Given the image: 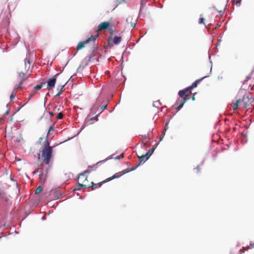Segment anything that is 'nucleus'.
<instances>
[{
	"mask_svg": "<svg viewBox=\"0 0 254 254\" xmlns=\"http://www.w3.org/2000/svg\"><path fill=\"white\" fill-rule=\"evenodd\" d=\"M53 149H43L41 151V160L46 165L51 164L53 160Z\"/></svg>",
	"mask_w": 254,
	"mask_h": 254,
	"instance_id": "1",
	"label": "nucleus"
},
{
	"mask_svg": "<svg viewBox=\"0 0 254 254\" xmlns=\"http://www.w3.org/2000/svg\"><path fill=\"white\" fill-rule=\"evenodd\" d=\"M0 200L2 205L6 207H9L12 203L10 196L1 189H0Z\"/></svg>",
	"mask_w": 254,
	"mask_h": 254,
	"instance_id": "2",
	"label": "nucleus"
},
{
	"mask_svg": "<svg viewBox=\"0 0 254 254\" xmlns=\"http://www.w3.org/2000/svg\"><path fill=\"white\" fill-rule=\"evenodd\" d=\"M36 172L39 173V176L40 180V184L44 186L47 179V178H45V176H44V168L43 167L39 168L36 169Z\"/></svg>",
	"mask_w": 254,
	"mask_h": 254,
	"instance_id": "3",
	"label": "nucleus"
},
{
	"mask_svg": "<svg viewBox=\"0 0 254 254\" xmlns=\"http://www.w3.org/2000/svg\"><path fill=\"white\" fill-rule=\"evenodd\" d=\"M57 82V79L55 77L49 78L47 83V88L49 90L55 88Z\"/></svg>",
	"mask_w": 254,
	"mask_h": 254,
	"instance_id": "4",
	"label": "nucleus"
},
{
	"mask_svg": "<svg viewBox=\"0 0 254 254\" xmlns=\"http://www.w3.org/2000/svg\"><path fill=\"white\" fill-rule=\"evenodd\" d=\"M110 25L111 23L109 21L103 22L99 24L98 26V29L99 30H109V31H110Z\"/></svg>",
	"mask_w": 254,
	"mask_h": 254,
	"instance_id": "5",
	"label": "nucleus"
},
{
	"mask_svg": "<svg viewBox=\"0 0 254 254\" xmlns=\"http://www.w3.org/2000/svg\"><path fill=\"white\" fill-rule=\"evenodd\" d=\"M91 41V38H88L84 41L79 42L76 47V50L79 51L83 49L85 47V45L89 43Z\"/></svg>",
	"mask_w": 254,
	"mask_h": 254,
	"instance_id": "6",
	"label": "nucleus"
},
{
	"mask_svg": "<svg viewBox=\"0 0 254 254\" xmlns=\"http://www.w3.org/2000/svg\"><path fill=\"white\" fill-rule=\"evenodd\" d=\"M101 113V112H100L97 115H96L94 117L90 118H89V117L87 116L85 118V121H87V122L88 123L89 125L93 124V123H94L98 121V117L100 116Z\"/></svg>",
	"mask_w": 254,
	"mask_h": 254,
	"instance_id": "7",
	"label": "nucleus"
},
{
	"mask_svg": "<svg viewBox=\"0 0 254 254\" xmlns=\"http://www.w3.org/2000/svg\"><path fill=\"white\" fill-rule=\"evenodd\" d=\"M109 101L110 100L108 98L100 96L97 98L96 102V104L100 106L102 104H108Z\"/></svg>",
	"mask_w": 254,
	"mask_h": 254,
	"instance_id": "8",
	"label": "nucleus"
},
{
	"mask_svg": "<svg viewBox=\"0 0 254 254\" xmlns=\"http://www.w3.org/2000/svg\"><path fill=\"white\" fill-rule=\"evenodd\" d=\"M169 122H170V120H167L166 121L164 128L163 130L162 131L161 135L159 137V141H161L163 140V138L165 135L166 132L167 130L168 129V125L169 124Z\"/></svg>",
	"mask_w": 254,
	"mask_h": 254,
	"instance_id": "9",
	"label": "nucleus"
},
{
	"mask_svg": "<svg viewBox=\"0 0 254 254\" xmlns=\"http://www.w3.org/2000/svg\"><path fill=\"white\" fill-rule=\"evenodd\" d=\"M48 136L49 132L47 133L45 141L43 143V149H54V148L56 146H50V141L48 140Z\"/></svg>",
	"mask_w": 254,
	"mask_h": 254,
	"instance_id": "10",
	"label": "nucleus"
},
{
	"mask_svg": "<svg viewBox=\"0 0 254 254\" xmlns=\"http://www.w3.org/2000/svg\"><path fill=\"white\" fill-rule=\"evenodd\" d=\"M138 158L139 161V164L140 165L144 164L149 159V157L146 153L145 154L142 155L141 156H138Z\"/></svg>",
	"mask_w": 254,
	"mask_h": 254,
	"instance_id": "11",
	"label": "nucleus"
},
{
	"mask_svg": "<svg viewBox=\"0 0 254 254\" xmlns=\"http://www.w3.org/2000/svg\"><path fill=\"white\" fill-rule=\"evenodd\" d=\"M67 83V82L64 85H59L57 86V90H58L57 94L55 95L56 98H59L62 93L63 89L65 85Z\"/></svg>",
	"mask_w": 254,
	"mask_h": 254,
	"instance_id": "12",
	"label": "nucleus"
},
{
	"mask_svg": "<svg viewBox=\"0 0 254 254\" xmlns=\"http://www.w3.org/2000/svg\"><path fill=\"white\" fill-rule=\"evenodd\" d=\"M209 76V75H205V76H204L198 79H196V80H195L192 84V86H193V87L194 88H196L198 84L202 81L204 79L207 78V77H208Z\"/></svg>",
	"mask_w": 254,
	"mask_h": 254,
	"instance_id": "13",
	"label": "nucleus"
},
{
	"mask_svg": "<svg viewBox=\"0 0 254 254\" xmlns=\"http://www.w3.org/2000/svg\"><path fill=\"white\" fill-rule=\"evenodd\" d=\"M113 44L115 45H119L122 41V37L119 36H115L112 39Z\"/></svg>",
	"mask_w": 254,
	"mask_h": 254,
	"instance_id": "14",
	"label": "nucleus"
},
{
	"mask_svg": "<svg viewBox=\"0 0 254 254\" xmlns=\"http://www.w3.org/2000/svg\"><path fill=\"white\" fill-rule=\"evenodd\" d=\"M178 96H179V98H183L185 97L188 96V92L186 91V90H185L184 88L180 90L178 92Z\"/></svg>",
	"mask_w": 254,
	"mask_h": 254,
	"instance_id": "15",
	"label": "nucleus"
},
{
	"mask_svg": "<svg viewBox=\"0 0 254 254\" xmlns=\"http://www.w3.org/2000/svg\"><path fill=\"white\" fill-rule=\"evenodd\" d=\"M89 63L88 61H87V57H85L80 63L79 66V68H81L83 69L86 65H87Z\"/></svg>",
	"mask_w": 254,
	"mask_h": 254,
	"instance_id": "16",
	"label": "nucleus"
},
{
	"mask_svg": "<svg viewBox=\"0 0 254 254\" xmlns=\"http://www.w3.org/2000/svg\"><path fill=\"white\" fill-rule=\"evenodd\" d=\"M103 184V182H101L100 183L95 184L93 182H91L90 184V186H89L90 187V186L92 187V190H94L96 189V188H100L102 185Z\"/></svg>",
	"mask_w": 254,
	"mask_h": 254,
	"instance_id": "17",
	"label": "nucleus"
},
{
	"mask_svg": "<svg viewBox=\"0 0 254 254\" xmlns=\"http://www.w3.org/2000/svg\"><path fill=\"white\" fill-rule=\"evenodd\" d=\"M52 164H53V162H51V164H49V165H47V166L46 167V169H44V172H45L44 176H45V178H47L48 177V174H49V172L52 167Z\"/></svg>",
	"mask_w": 254,
	"mask_h": 254,
	"instance_id": "18",
	"label": "nucleus"
},
{
	"mask_svg": "<svg viewBox=\"0 0 254 254\" xmlns=\"http://www.w3.org/2000/svg\"><path fill=\"white\" fill-rule=\"evenodd\" d=\"M54 194L56 199L63 198L64 196V194L63 193L58 192L57 190L54 191Z\"/></svg>",
	"mask_w": 254,
	"mask_h": 254,
	"instance_id": "19",
	"label": "nucleus"
},
{
	"mask_svg": "<svg viewBox=\"0 0 254 254\" xmlns=\"http://www.w3.org/2000/svg\"><path fill=\"white\" fill-rule=\"evenodd\" d=\"M147 2V1L146 0H140V8H139V15H140V13L141 12L143 7Z\"/></svg>",
	"mask_w": 254,
	"mask_h": 254,
	"instance_id": "20",
	"label": "nucleus"
},
{
	"mask_svg": "<svg viewBox=\"0 0 254 254\" xmlns=\"http://www.w3.org/2000/svg\"><path fill=\"white\" fill-rule=\"evenodd\" d=\"M90 173V171L87 169L82 172L81 173L78 175L77 179H78L80 176H84L85 177V180H87V176L86 174H89Z\"/></svg>",
	"mask_w": 254,
	"mask_h": 254,
	"instance_id": "21",
	"label": "nucleus"
},
{
	"mask_svg": "<svg viewBox=\"0 0 254 254\" xmlns=\"http://www.w3.org/2000/svg\"><path fill=\"white\" fill-rule=\"evenodd\" d=\"M95 55L94 53V52H93L89 56H86V57H87V61H88V62H92L94 61V57Z\"/></svg>",
	"mask_w": 254,
	"mask_h": 254,
	"instance_id": "22",
	"label": "nucleus"
},
{
	"mask_svg": "<svg viewBox=\"0 0 254 254\" xmlns=\"http://www.w3.org/2000/svg\"><path fill=\"white\" fill-rule=\"evenodd\" d=\"M114 154H113L112 155H111V156H109V157H108L107 158H106V159L103 160H101V161H98L97 163H96V165H100L101 164H103V163H105L106 161H107L108 160H110V159H113V157L112 156L114 155Z\"/></svg>",
	"mask_w": 254,
	"mask_h": 254,
	"instance_id": "23",
	"label": "nucleus"
},
{
	"mask_svg": "<svg viewBox=\"0 0 254 254\" xmlns=\"http://www.w3.org/2000/svg\"><path fill=\"white\" fill-rule=\"evenodd\" d=\"M77 188H75L73 190V191L79 190L82 188H87V186L85 185L80 184L79 182L77 183Z\"/></svg>",
	"mask_w": 254,
	"mask_h": 254,
	"instance_id": "24",
	"label": "nucleus"
},
{
	"mask_svg": "<svg viewBox=\"0 0 254 254\" xmlns=\"http://www.w3.org/2000/svg\"><path fill=\"white\" fill-rule=\"evenodd\" d=\"M242 102L241 99L237 100L236 103L234 104L233 110L234 111L237 110L238 109L239 104Z\"/></svg>",
	"mask_w": 254,
	"mask_h": 254,
	"instance_id": "25",
	"label": "nucleus"
},
{
	"mask_svg": "<svg viewBox=\"0 0 254 254\" xmlns=\"http://www.w3.org/2000/svg\"><path fill=\"white\" fill-rule=\"evenodd\" d=\"M43 187L44 186L40 184V185L35 190V193L36 194H38L40 192H41L43 190Z\"/></svg>",
	"mask_w": 254,
	"mask_h": 254,
	"instance_id": "26",
	"label": "nucleus"
},
{
	"mask_svg": "<svg viewBox=\"0 0 254 254\" xmlns=\"http://www.w3.org/2000/svg\"><path fill=\"white\" fill-rule=\"evenodd\" d=\"M81 132V131H80V129L78 130V131L77 132V133L76 134H75L74 135H73V136H72V137H68L67 139L65 140L64 141H63V142H61L59 143V144H62V143H64V142H65L67 141H68V140H71V139H73L74 137H76V136H78V135H79V134Z\"/></svg>",
	"mask_w": 254,
	"mask_h": 254,
	"instance_id": "27",
	"label": "nucleus"
},
{
	"mask_svg": "<svg viewBox=\"0 0 254 254\" xmlns=\"http://www.w3.org/2000/svg\"><path fill=\"white\" fill-rule=\"evenodd\" d=\"M100 105L96 104V102H95V104L92 106L91 107V110L94 111L96 112V111L99 109Z\"/></svg>",
	"mask_w": 254,
	"mask_h": 254,
	"instance_id": "28",
	"label": "nucleus"
},
{
	"mask_svg": "<svg viewBox=\"0 0 254 254\" xmlns=\"http://www.w3.org/2000/svg\"><path fill=\"white\" fill-rule=\"evenodd\" d=\"M154 148L152 147L151 149H149V150L147 152L146 154L150 158L153 153V152H154Z\"/></svg>",
	"mask_w": 254,
	"mask_h": 254,
	"instance_id": "29",
	"label": "nucleus"
},
{
	"mask_svg": "<svg viewBox=\"0 0 254 254\" xmlns=\"http://www.w3.org/2000/svg\"><path fill=\"white\" fill-rule=\"evenodd\" d=\"M20 74H22V76L20 81L23 83V82L28 78V76H26L25 74L23 72H20Z\"/></svg>",
	"mask_w": 254,
	"mask_h": 254,
	"instance_id": "30",
	"label": "nucleus"
},
{
	"mask_svg": "<svg viewBox=\"0 0 254 254\" xmlns=\"http://www.w3.org/2000/svg\"><path fill=\"white\" fill-rule=\"evenodd\" d=\"M130 172V170H129V169L127 168V169H126L123 170V171L120 172V173L121 174V176H123V175H124Z\"/></svg>",
	"mask_w": 254,
	"mask_h": 254,
	"instance_id": "31",
	"label": "nucleus"
},
{
	"mask_svg": "<svg viewBox=\"0 0 254 254\" xmlns=\"http://www.w3.org/2000/svg\"><path fill=\"white\" fill-rule=\"evenodd\" d=\"M183 99V101L181 102V104H183V105H184V104L188 101L189 100L190 98V97H189L188 96H187V97H184Z\"/></svg>",
	"mask_w": 254,
	"mask_h": 254,
	"instance_id": "32",
	"label": "nucleus"
},
{
	"mask_svg": "<svg viewBox=\"0 0 254 254\" xmlns=\"http://www.w3.org/2000/svg\"><path fill=\"white\" fill-rule=\"evenodd\" d=\"M122 176L121 175V174L120 173V172H118V173H115V174H114L113 176H112V179H118L119 178H120Z\"/></svg>",
	"mask_w": 254,
	"mask_h": 254,
	"instance_id": "33",
	"label": "nucleus"
},
{
	"mask_svg": "<svg viewBox=\"0 0 254 254\" xmlns=\"http://www.w3.org/2000/svg\"><path fill=\"white\" fill-rule=\"evenodd\" d=\"M161 104L159 100H157L154 102L153 104V106L155 108H158V106L160 105Z\"/></svg>",
	"mask_w": 254,
	"mask_h": 254,
	"instance_id": "34",
	"label": "nucleus"
},
{
	"mask_svg": "<svg viewBox=\"0 0 254 254\" xmlns=\"http://www.w3.org/2000/svg\"><path fill=\"white\" fill-rule=\"evenodd\" d=\"M22 85H23V83H22L21 82L19 81L18 84H16V85H15V86L14 87V90H17V89L21 88V86H22Z\"/></svg>",
	"mask_w": 254,
	"mask_h": 254,
	"instance_id": "35",
	"label": "nucleus"
},
{
	"mask_svg": "<svg viewBox=\"0 0 254 254\" xmlns=\"http://www.w3.org/2000/svg\"><path fill=\"white\" fill-rule=\"evenodd\" d=\"M185 90H186V91L187 92H191V91L194 89V88L193 87V86H192V85H190V86H189L186 88H184Z\"/></svg>",
	"mask_w": 254,
	"mask_h": 254,
	"instance_id": "36",
	"label": "nucleus"
},
{
	"mask_svg": "<svg viewBox=\"0 0 254 254\" xmlns=\"http://www.w3.org/2000/svg\"><path fill=\"white\" fill-rule=\"evenodd\" d=\"M243 138L242 139V142L243 143H246L247 142V136L246 134H242Z\"/></svg>",
	"mask_w": 254,
	"mask_h": 254,
	"instance_id": "37",
	"label": "nucleus"
},
{
	"mask_svg": "<svg viewBox=\"0 0 254 254\" xmlns=\"http://www.w3.org/2000/svg\"><path fill=\"white\" fill-rule=\"evenodd\" d=\"M88 124L87 122V121H84L83 124L82 125V126L80 127V131H82L86 126H88Z\"/></svg>",
	"mask_w": 254,
	"mask_h": 254,
	"instance_id": "38",
	"label": "nucleus"
},
{
	"mask_svg": "<svg viewBox=\"0 0 254 254\" xmlns=\"http://www.w3.org/2000/svg\"><path fill=\"white\" fill-rule=\"evenodd\" d=\"M40 153H41V151L40 150H39L38 152L37 153V155L36 154H34V157L35 158L36 157H37V159L38 160V161H39V160H40L41 159V156H40Z\"/></svg>",
	"mask_w": 254,
	"mask_h": 254,
	"instance_id": "39",
	"label": "nucleus"
},
{
	"mask_svg": "<svg viewBox=\"0 0 254 254\" xmlns=\"http://www.w3.org/2000/svg\"><path fill=\"white\" fill-rule=\"evenodd\" d=\"M184 105L183 104L180 103V105L175 108V110L177 111V112H179L180 110H181L183 107Z\"/></svg>",
	"mask_w": 254,
	"mask_h": 254,
	"instance_id": "40",
	"label": "nucleus"
},
{
	"mask_svg": "<svg viewBox=\"0 0 254 254\" xmlns=\"http://www.w3.org/2000/svg\"><path fill=\"white\" fill-rule=\"evenodd\" d=\"M98 35H92L90 38H91V41H92L93 42H94L96 40V39L98 38Z\"/></svg>",
	"mask_w": 254,
	"mask_h": 254,
	"instance_id": "41",
	"label": "nucleus"
},
{
	"mask_svg": "<svg viewBox=\"0 0 254 254\" xmlns=\"http://www.w3.org/2000/svg\"><path fill=\"white\" fill-rule=\"evenodd\" d=\"M113 179H112V176L110 177H109L108 178H107L106 179H105V180L103 181V183L104 184V183H107L108 182H110L112 180H113Z\"/></svg>",
	"mask_w": 254,
	"mask_h": 254,
	"instance_id": "42",
	"label": "nucleus"
},
{
	"mask_svg": "<svg viewBox=\"0 0 254 254\" xmlns=\"http://www.w3.org/2000/svg\"><path fill=\"white\" fill-rule=\"evenodd\" d=\"M15 97V94L13 92H12V93L11 94V95L10 96V102H12L13 100L14 99Z\"/></svg>",
	"mask_w": 254,
	"mask_h": 254,
	"instance_id": "43",
	"label": "nucleus"
},
{
	"mask_svg": "<svg viewBox=\"0 0 254 254\" xmlns=\"http://www.w3.org/2000/svg\"><path fill=\"white\" fill-rule=\"evenodd\" d=\"M55 129V126L54 125L51 126L49 128V129H48V132H49V135H50V132L51 131H54Z\"/></svg>",
	"mask_w": 254,
	"mask_h": 254,
	"instance_id": "44",
	"label": "nucleus"
},
{
	"mask_svg": "<svg viewBox=\"0 0 254 254\" xmlns=\"http://www.w3.org/2000/svg\"><path fill=\"white\" fill-rule=\"evenodd\" d=\"M110 40H112V38L111 37L109 38L108 40V47L111 48L113 46V43H111Z\"/></svg>",
	"mask_w": 254,
	"mask_h": 254,
	"instance_id": "45",
	"label": "nucleus"
},
{
	"mask_svg": "<svg viewBox=\"0 0 254 254\" xmlns=\"http://www.w3.org/2000/svg\"><path fill=\"white\" fill-rule=\"evenodd\" d=\"M94 115H97L96 112H95L94 111L91 110V109H90V113L88 114V115L87 116L90 117V116H93Z\"/></svg>",
	"mask_w": 254,
	"mask_h": 254,
	"instance_id": "46",
	"label": "nucleus"
},
{
	"mask_svg": "<svg viewBox=\"0 0 254 254\" xmlns=\"http://www.w3.org/2000/svg\"><path fill=\"white\" fill-rule=\"evenodd\" d=\"M124 157V155L123 154H121L120 155L117 156L114 158L115 160H120L122 158H123Z\"/></svg>",
	"mask_w": 254,
	"mask_h": 254,
	"instance_id": "47",
	"label": "nucleus"
},
{
	"mask_svg": "<svg viewBox=\"0 0 254 254\" xmlns=\"http://www.w3.org/2000/svg\"><path fill=\"white\" fill-rule=\"evenodd\" d=\"M122 3V1H120L119 0H116V1H115L114 2V4H115V7L114 8H115L116 7L118 6V5L120 4H121Z\"/></svg>",
	"mask_w": 254,
	"mask_h": 254,
	"instance_id": "48",
	"label": "nucleus"
},
{
	"mask_svg": "<svg viewBox=\"0 0 254 254\" xmlns=\"http://www.w3.org/2000/svg\"><path fill=\"white\" fill-rule=\"evenodd\" d=\"M107 104H108L105 103V104H104V105H103V106H102L101 107V109L102 110V111H101V113H102L104 110H105V109H107Z\"/></svg>",
	"mask_w": 254,
	"mask_h": 254,
	"instance_id": "49",
	"label": "nucleus"
},
{
	"mask_svg": "<svg viewBox=\"0 0 254 254\" xmlns=\"http://www.w3.org/2000/svg\"><path fill=\"white\" fill-rule=\"evenodd\" d=\"M139 165H140V164H138V165H136L135 166H134L130 168H129V170H130V172L135 170L139 167Z\"/></svg>",
	"mask_w": 254,
	"mask_h": 254,
	"instance_id": "50",
	"label": "nucleus"
},
{
	"mask_svg": "<svg viewBox=\"0 0 254 254\" xmlns=\"http://www.w3.org/2000/svg\"><path fill=\"white\" fill-rule=\"evenodd\" d=\"M204 18L203 17H200L198 20V23L201 24L204 23Z\"/></svg>",
	"mask_w": 254,
	"mask_h": 254,
	"instance_id": "51",
	"label": "nucleus"
},
{
	"mask_svg": "<svg viewBox=\"0 0 254 254\" xmlns=\"http://www.w3.org/2000/svg\"><path fill=\"white\" fill-rule=\"evenodd\" d=\"M96 166H97V165H96V164H94L93 165L88 166V169H94V170H95L97 168Z\"/></svg>",
	"mask_w": 254,
	"mask_h": 254,
	"instance_id": "52",
	"label": "nucleus"
},
{
	"mask_svg": "<svg viewBox=\"0 0 254 254\" xmlns=\"http://www.w3.org/2000/svg\"><path fill=\"white\" fill-rule=\"evenodd\" d=\"M27 64L25 62V68H27V67H28V68L30 67V64H31V62L29 61V60H28L27 61ZM29 68H28V69Z\"/></svg>",
	"mask_w": 254,
	"mask_h": 254,
	"instance_id": "53",
	"label": "nucleus"
},
{
	"mask_svg": "<svg viewBox=\"0 0 254 254\" xmlns=\"http://www.w3.org/2000/svg\"><path fill=\"white\" fill-rule=\"evenodd\" d=\"M57 117L58 119L61 120L63 117V114L62 113H59L58 114Z\"/></svg>",
	"mask_w": 254,
	"mask_h": 254,
	"instance_id": "54",
	"label": "nucleus"
},
{
	"mask_svg": "<svg viewBox=\"0 0 254 254\" xmlns=\"http://www.w3.org/2000/svg\"><path fill=\"white\" fill-rule=\"evenodd\" d=\"M141 136L143 140H146V139H148V138H149V133H148L147 135H142Z\"/></svg>",
	"mask_w": 254,
	"mask_h": 254,
	"instance_id": "55",
	"label": "nucleus"
},
{
	"mask_svg": "<svg viewBox=\"0 0 254 254\" xmlns=\"http://www.w3.org/2000/svg\"><path fill=\"white\" fill-rule=\"evenodd\" d=\"M251 78V76L250 75H248L246 78V79L244 80V82H243V84L246 83L247 81H249V80H250V79Z\"/></svg>",
	"mask_w": 254,
	"mask_h": 254,
	"instance_id": "56",
	"label": "nucleus"
},
{
	"mask_svg": "<svg viewBox=\"0 0 254 254\" xmlns=\"http://www.w3.org/2000/svg\"><path fill=\"white\" fill-rule=\"evenodd\" d=\"M34 89L35 90V91H38L41 89V88L39 84H37L36 86H34Z\"/></svg>",
	"mask_w": 254,
	"mask_h": 254,
	"instance_id": "57",
	"label": "nucleus"
},
{
	"mask_svg": "<svg viewBox=\"0 0 254 254\" xmlns=\"http://www.w3.org/2000/svg\"><path fill=\"white\" fill-rule=\"evenodd\" d=\"M194 169H196L197 170V173H198L200 170V165H197L195 168Z\"/></svg>",
	"mask_w": 254,
	"mask_h": 254,
	"instance_id": "58",
	"label": "nucleus"
},
{
	"mask_svg": "<svg viewBox=\"0 0 254 254\" xmlns=\"http://www.w3.org/2000/svg\"><path fill=\"white\" fill-rule=\"evenodd\" d=\"M65 176H67V178L70 179L71 176H73V174L71 173H69L68 174H65Z\"/></svg>",
	"mask_w": 254,
	"mask_h": 254,
	"instance_id": "59",
	"label": "nucleus"
},
{
	"mask_svg": "<svg viewBox=\"0 0 254 254\" xmlns=\"http://www.w3.org/2000/svg\"><path fill=\"white\" fill-rule=\"evenodd\" d=\"M46 83V82L45 81H43V82H41V83L39 84V85L42 88L43 87V86L45 85Z\"/></svg>",
	"mask_w": 254,
	"mask_h": 254,
	"instance_id": "60",
	"label": "nucleus"
},
{
	"mask_svg": "<svg viewBox=\"0 0 254 254\" xmlns=\"http://www.w3.org/2000/svg\"><path fill=\"white\" fill-rule=\"evenodd\" d=\"M61 73V71L59 73H57L52 77H55L56 79H57V77L60 75Z\"/></svg>",
	"mask_w": 254,
	"mask_h": 254,
	"instance_id": "61",
	"label": "nucleus"
},
{
	"mask_svg": "<svg viewBox=\"0 0 254 254\" xmlns=\"http://www.w3.org/2000/svg\"><path fill=\"white\" fill-rule=\"evenodd\" d=\"M159 142H156L155 144L152 147V148H154V149L155 150L157 146L159 145Z\"/></svg>",
	"mask_w": 254,
	"mask_h": 254,
	"instance_id": "62",
	"label": "nucleus"
},
{
	"mask_svg": "<svg viewBox=\"0 0 254 254\" xmlns=\"http://www.w3.org/2000/svg\"><path fill=\"white\" fill-rule=\"evenodd\" d=\"M218 12L221 16H222L224 13V10L218 11Z\"/></svg>",
	"mask_w": 254,
	"mask_h": 254,
	"instance_id": "63",
	"label": "nucleus"
},
{
	"mask_svg": "<svg viewBox=\"0 0 254 254\" xmlns=\"http://www.w3.org/2000/svg\"><path fill=\"white\" fill-rule=\"evenodd\" d=\"M249 101L250 102V104H252L254 101V99L253 98H250L249 99Z\"/></svg>",
	"mask_w": 254,
	"mask_h": 254,
	"instance_id": "64",
	"label": "nucleus"
}]
</instances>
